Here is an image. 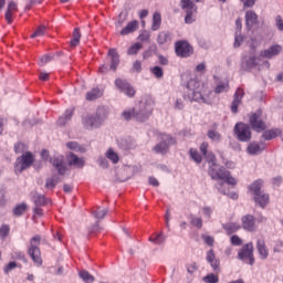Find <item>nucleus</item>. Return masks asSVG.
<instances>
[{
	"instance_id": "f257e3e1",
	"label": "nucleus",
	"mask_w": 283,
	"mask_h": 283,
	"mask_svg": "<svg viewBox=\"0 0 283 283\" xmlns=\"http://www.w3.org/2000/svg\"><path fill=\"white\" fill-rule=\"evenodd\" d=\"M210 158L208 174L212 180H223L227 185H231V187H235L238 185V180L231 176V171L226 170L223 168H218V163L216 161V155L210 154L208 156Z\"/></svg>"
},
{
	"instance_id": "f03ea898",
	"label": "nucleus",
	"mask_w": 283,
	"mask_h": 283,
	"mask_svg": "<svg viewBox=\"0 0 283 283\" xmlns=\"http://www.w3.org/2000/svg\"><path fill=\"white\" fill-rule=\"evenodd\" d=\"M188 87H196V90L192 92V101H195L196 103H205L206 105H211V88H209L205 84H201L200 86V82L196 80H190L188 82ZM198 87L200 88L198 90Z\"/></svg>"
},
{
	"instance_id": "7ed1b4c3",
	"label": "nucleus",
	"mask_w": 283,
	"mask_h": 283,
	"mask_svg": "<svg viewBox=\"0 0 283 283\" xmlns=\"http://www.w3.org/2000/svg\"><path fill=\"white\" fill-rule=\"evenodd\" d=\"M34 165V155L31 151H25L15 159L14 171L17 175L23 174L25 169H30Z\"/></svg>"
},
{
	"instance_id": "20e7f679",
	"label": "nucleus",
	"mask_w": 283,
	"mask_h": 283,
	"mask_svg": "<svg viewBox=\"0 0 283 283\" xmlns=\"http://www.w3.org/2000/svg\"><path fill=\"white\" fill-rule=\"evenodd\" d=\"M41 244V235L36 234L30 240L29 255L38 266L43 264V259H41V249L39 248Z\"/></svg>"
},
{
	"instance_id": "39448f33",
	"label": "nucleus",
	"mask_w": 283,
	"mask_h": 283,
	"mask_svg": "<svg viewBox=\"0 0 283 283\" xmlns=\"http://www.w3.org/2000/svg\"><path fill=\"white\" fill-rule=\"evenodd\" d=\"M238 260L247 262L250 266L255 264V255L253 254V242H249L242 245L238 252Z\"/></svg>"
},
{
	"instance_id": "423d86ee",
	"label": "nucleus",
	"mask_w": 283,
	"mask_h": 283,
	"mask_svg": "<svg viewBox=\"0 0 283 283\" xmlns=\"http://www.w3.org/2000/svg\"><path fill=\"white\" fill-rule=\"evenodd\" d=\"M234 134L240 143H249L252 138L251 126L239 122L234 125Z\"/></svg>"
},
{
	"instance_id": "0eeeda50",
	"label": "nucleus",
	"mask_w": 283,
	"mask_h": 283,
	"mask_svg": "<svg viewBox=\"0 0 283 283\" xmlns=\"http://www.w3.org/2000/svg\"><path fill=\"white\" fill-rule=\"evenodd\" d=\"M160 136H161V142L158 143L153 148V151H155V154H161V156H165V154L169 153V147H171V145H176V138L167 134H161Z\"/></svg>"
},
{
	"instance_id": "6e6552de",
	"label": "nucleus",
	"mask_w": 283,
	"mask_h": 283,
	"mask_svg": "<svg viewBox=\"0 0 283 283\" xmlns=\"http://www.w3.org/2000/svg\"><path fill=\"white\" fill-rule=\"evenodd\" d=\"M180 7L181 10H185L186 12L185 23H192L196 21V19H193V14L198 12V7L191 0H181Z\"/></svg>"
},
{
	"instance_id": "1a4fd4ad",
	"label": "nucleus",
	"mask_w": 283,
	"mask_h": 283,
	"mask_svg": "<svg viewBox=\"0 0 283 283\" xmlns=\"http://www.w3.org/2000/svg\"><path fill=\"white\" fill-rule=\"evenodd\" d=\"M249 124L254 132L262 133L266 129V124L262 120V111H256L249 116Z\"/></svg>"
},
{
	"instance_id": "9d476101",
	"label": "nucleus",
	"mask_w": 283,
	"mask_h": 283,
	"mask_svg": "<svg viewBox=\"0 0 283 283\" xmlns=\"http://www.w3.org/2000/svg\"><path fill=\"white\" fill-rule=\"evenodd\" d=\"M175 52L177 56H180L181 59H187L193 54V46L189 44V42L182 40L178 41L175 44Z\"/></svg>"
},
{
	"instance_id": "9b49d317",
	"label": "nucleus",
	"mask_w": 283,
	"mask_h": 283,
	"mask_svg": "<svg viewBox=\"0 0 283 283\" xmlns=\"http://www.w3.org/2000/svg\"><path fill=\"white\" fill-rule=\"evenodd\" d=\"M115 87H117L119 92L128 96V98H134V96H136V88H134V86H132V84H129L127 80L116 78Z\"/></svg>"
},
{
	"instance_id": "f8f14e48",
	"label": "nucleus",
	"mask_w": 283,
	"mask_h": 283,
	"mask_svg": "<svg viewBox=\"0 0 283 283\" xmlns=\"http://www.w3.org/2000/svg\"><path fill=\"white\" fill-rule=\"evenodd\" d=\"M50 163L57 170L60 176H65L67 167H65V157H63V155L52 157Z\"/></svg>"
},
{
	"instance_id": "ddd939ff",
	"label": "nucleus",
	"mask_w": 283,
	"mask_h": 283,
	"mask_svg": "<svg viewBox=\"0 0 283 283\" xmlns=\"http://www.w3.org/2000/svg\"><path fill=\"white\" fill-rule=\"evenodd\" d=\"M242 98H244V88L238 87L234 95L233 102L231 104L232 114H238V107L242 104Z\"/></svg>"
},
{
	"instance_id": "4468645a",
	"label": "nucleus",
	"mask_w": 283,
	"mask_h": 283,
	"mask_svg": "<svg viewBox=\"0 0 283 283\" xmlns=\"http://www.w3.org/2000/svg\"><path fill=\"white\" fill-rule=\"evenodd\" d=\"M241 222H242V229H244V231L253 232L258 229L255 227V217H253V214L243 216L241 218Z\"/></svg>"
},
{
	"instance_id": "2eb2a0df",
	"label": "nucleus",
	"mask_w": 283,
	"mask_h": 283,
	"mask_svg": "<svg viewBox=\"0 0 283 283\" xmlns=\"http://www.w3.org/2000/svg\"><path fill=\"white\" fill-rule=\"evenodd\" d=\"M262 187H264V180L256 179L248 186V191H249L250 196L253 198V197L264 192V190H262Z\"/></svg>"
},
{
	"instance_id": "dca6fc26",
	"label": "nucleus",
	"mask_w": 283,
	"mask_h": 283,
	"mask_svg": "<svg viewBox=\"0 0 283 283\" xmlns=\"http://www.w3.org/2000/svg\"><path fill=\"white\" fill-rule=\"evenodd\" d=\"M101 115L97 113L95 115H88L84 118V125L86 129H92L94 127H101Z\"/></svg>"
},
{
	"instance_id": "f3484780",
	"label": "nucleus",
	"mask_w": 283,
	"mask_h": 283,
	"mask_svg": "<svg viewBox=\"0 0 283 283\" xmlns=\"http://www.w3.org/2000/svg\"><path fill=\"white\" fill-rule=\"evenodd\" d=\"M122 116L125 120H132V118H135V120H139V122L145 120V114L140 112H136V108L124 111L122 113Z\"/></svg>"
},
{
	"instance_id": "a211bd4d",
	"label": "nucleus",
	"mask_w": 283,
	"mask_h": 283,
	"mask_svg": "<svg viewBox=\"0 0 283 283\" xmlns=\"http://www.w3.org/2000/svg\"><path fill=\"white\" fill-rule=\"evenodd\" d=\"M280 52H282V45L275 44V45H272L269 49L262 51L260 53V56L263 59H273V56H277V54H280Z\"/></svg>"
},
{
	"instance_id": "6ab92c4d",
	"label": "nucleus",
	"mask_w": 283,
	"mask_h": 283,
	"mask_svg": "<svg viewBox=\"0 0 283 283\" xmlns=\"http://www.w3.org/2000/svg\"><path fill=\"white\" fill-rule=\"evenodd\" d=\"M256 251L261 260H266V258H269V248L266 247V241L264 239L256 240Z\"/></svg>"
},
{
	"instance_id": "aec40b11",
	"label": "nucleus",
	"mask_w": 283,
	"mask_h": 283,
	"mask_svg": "<svg viewBox=\"0 0 283 283\" xmlns=\"http://www.w3.org/2000/svg\"><path fill=\"white\" fill-rule=\"evenodd\" d=\"M253 200H254L255 205L261 207V209H264V207H266V205H269V202H271V198L269 197V193H266L264 191L254 196Z\"/></svg>"
},
{
	"instance_id": "412c9836",
	"label": "nucleus",
	"mask_w": 283,
	"mask_h": 283,
	"mask_svg": "<svg viewBox=\"0 0 283 283\" xmlns=\"http://www.w3.org/2000/svg\"><path fill=\"white\" fill-rule=\"evenodd\" d=\"M245 25L248 30H251L253 25H258V13L253 10H249L245 12Z\"/></svg>"
},
{
	"instance_id": "4be33fe9",
	"label": "nucleus",
	"mask_w": 283,
	"mask_h": 283,
	"mask_svg": "<svg viewBox=\"0 0 283 283\" xmlns=\"http://www.w3.org/2000/svg\"><path fill=\"white\" fill-rule=\"evenodd\" d=\"M108 56H111V70H113V72H116V69L120 63V57L118 55V52H116V49H109Z\"/></svg>"
},
{
	"instance_id": "5701e85b",
	"label": "nucleus",
	"mask_w": 283,
	"mask_h": 283,
	"mask_svg": "<svg viewBox=\"0 0 283 283\" xmlns=\"http://www.w3.org/2000/svg\"><path fill=\"white\" fill-rule=\"evenodd\" d=\"M138 25H139L138 20H133L128 22V24L124 29H122L119 34L122 36H127V34H132L136 32V30H138Z\"/></svg>"
},
{
	"instance_id": "b1692460",
	"label": "nucleus",
	"mask_w": 283,
	"mask_h": 283,
	"mask_svg": "<svg viewBox=\"0 0 283 283\" xmlns=\"http://www.w3.org/2000/svg\"><path fill=\"white\" fill-rule=\"evenodd\" d=\"M247 151L251 156H256V154H260L261 151H264V144H258L255 142H252L248 145Z\"/></svg>"
},
{
	"instance_id": "393cba45",
	"label": "nucleus",
	"mask_w": 283,
	"mask_h": 283,
	"mask_svg": "<svg viewBox=\"0 0 283 283\" xmlns=\"http://www.w3.org/2000/svg\"><path fill=\"white\" fill-rule=\"evenodd\" d=\"M69 165L72 167H84L85 166V160L83 158H78V156L74 155L71 153L69 156Z\"/></svg>"
},
{
	"instance_id": "a878e982",
	"label": "nucleus",
	"mask_w": 283,
	"mask_h": 283,
	"mask_svg": "<svg viewBox=\"0 0 283 283\" xmlns=\"http://www.w3.org/2000/svg\"><path fill=\"white\" fill-rule=\"evenodd\" d=\"M17 10H18L17 3L14 1H10L4 15V19L9 24L12 23V13L17 12Z\"/></svg>"
},
{
	"instance_id": "bb28decb",
	"label": "nucleus",
	"mask_w": 283,
	"mask_h": 283,
	"mask_svg": "<svg viewBox=\"0 0 283 283\" xmlns=\"http://www.w3.org/2000/svg\"><path fill=\"white\" fill-rule=\"evenodd\" d=\"M158 45H165L171 43V33L167 31H161L157 36Z\"/></svg>"
},
{
	"instance_id": "cd10ccee",
	"label": "nucleus",
	"mask_w": 283,
	"mask_h": 283,
	"mask_svg": "<svg viewBox=\"0 0 283 283\" xmlns=\"http://www.w3.org/2000/svg\"><path fill=\"white\" fill-rule=\"evenodd\" d=\"M72 116H74V108L66 109L64 115L57 119V124L61 126L67 125V122L72 120Z\"/></svg>"
},
{
	"instance_id": "c85d7f7f",
	"label": "nucleus",
	"mask_w": 283,
	"mask_h": 283,
	"mask_svg": "<svg viewBox=\"0 0 283 283\" xmlns=\"http://www.w3.org/2000/svg\"><path fill=\"white\" fill-rule=\"evenodd\" d=\"M103 96V91L101 88L95 87L86 93V101H96Z\"/></svg>"
},
{
	"instance_id": "c756f323",
	"label": "nucleus",
	"mask_w": 283,
	"mask_h": 283,
	"mask_svg": "<svg viewBox=\"0 0 283 283\" xmlns=\"http://www.w3.org/2000/svg\"><path fill=\"white\" fill-rule=\"evenodd\" d=\"M280 134H282V130L277 128H273V129L265 130L262 137L264 138V140H273V138H277Z\"/></svg>"
},
{
	"instance_id": "7c9ffc66",
	"label": "nucleus",
	"mask_w": 283,
	"mask_h": 283,
	"mask_svg": "<svg viewBox=\"0 0 283 283\" xmlns=\"http://www.w3.org/2000/svg\"><path fill=\"white\" fill-rule=\"evenodd\" d=\"M188 220H190L191 227H195L196 229H202V224H203L202 217H196V214L190 213L188 216Z\"/></svg>"
},
{
	"instance_id": "2f4dec72",
	"label": "nucleus",
	"mask_w": 283,
	"mask_h": 283,
	"mask_svg": "<svg viewBox=\"0 0 283 283\" xmlns=\"http://www.w3.org/2000/svg\"><path fill=\"white\" fill-rule=\"evenodd\" d=\"M222 229L226 230L228 235H231V233H235L237 231H240L241 227L238 223L229 222V223L222 224Z\"/></svg>"
},
{
	"instance_id": "473e14b6",
	"label": "nucleus",
	"mask_w": 283,
	"mask_h": 283,
	"mask_svg": "<svg viewBox=\"0 0 283 283\" xmlns=\"http://www.w3.org/2000/svg\"><path fill=\"white\" fill-rule=\"evenodd\" d=\"M81 43V29L75 28L73 30V38L71 39L70 45L71 48H76Z\"/></svg>"
},
{
	"instance_id": "72a5a7b5",
	"label": "nucleus",
	"mask_w": 283,
	"mask_h": 283,
	"mask_svg": "<svg viewBox=\"0 0 283 283\" xmlns=\"http://www.w3.org/2000/svg\"><path fill=\"white\" fill-rule=\"evenodd\" d=\"M33 202L35 207H45V205H48V199L45 198V196L34 192Z\"/></svg>"
},
{
	"instance_id": "f704fd0d",
	"label": "nucleus",
	"mask_w": 283,
	"mask_h": 283,
	"mask_svg": "<svg viewBox=\"0 0 283 283\" xmlns=\"http://www.w3.org/2000/svg\"><path fill=\"white\" fill-rule=\"evenodd\" d=\"M256 65H260V57L251 56L245 62V65L242 64V67H244L245 71H249V70H252V67H256Z\"/></svg>"
},
{
	"instance_id": "c9c22d12",
	"label": "nucleus",
	"mask_w": 283,
	"mask_h": 283,
	"mask_svg": "<svg viewBox=\"0 0 283 283\" xmlns=\"http://www.w3.org/2000/svg\"><path fill=\"white\" fill-rule=\"evenodd\" d=\"M160 23H163V17L159 12H155L153 15V25L151 30L156 32V30H160Z\"/></svg>"
},
{
	"instance_id": "e433bc0d",
	"label": "nucleus",
	"mask_w": 283,
	"mask_h": 283,
	"mask_svg": "<svg viewBox=\"0 0 283 283\" xmlns=\"http://www.w3.org/2000/svg\"><path fill=\"white\" fill-rule=\"evenodd\" d=\"M78 275L81 280H83L84 283H93L96 277L94 275L90 274L86 270H82L78 272Z\"/></svg>"
},
{
	"instance_id": "4c0bfd02",
	"label": "nucleus",
	"mask_w": 283,
	"mask_h": 283,
	"mask_svg": "<svg viewBox=\"0 0 283 283\" xmlns=\"http://www.w3.org/2000/svg\"><path fill=\"white\" fill-rule=\"evenodd\" d=\"M25 211H28V205H25V202H22L14 207L13 216H15L17 218H20V216L25 213Z\"/></svg>"
},
{
	"instance_id": "58836bf2",
	"label": "nucleus",
	"mask_w": 283,
	"mask_h": 283,
	"mask_svg": "<svg viewBox=\"0 0 283 283\" xmlns=\"http://www.w3.org/2000/svg\"><path fill=\"white\" fill-rule=\"evenodd\" d=\"M189 154L192 160L197 163V165H200V163H202V155H200L196 148H190Z\"/></svg>"
},
{
	"instance_id": "ea45409f",
	"label": "nucleus",
	"mask_w": 283,
	"mask_h": 283,
	"mask_svg": "<svg viewBox=\"0 0 283 283\" xmlns=\"http://www.w3.org/2000/svg\"><path fill=\"white\" fill-rule=\"evenodd\" d=\"M229 90H230L229 82L220 83L216 86L214 94H222L224 92H229Z\"/></svg>"
},
{
	"instance_id": "a19ab883",
	"label": "nucleus",
	"mask_w": 283,
	"mask_h": 283,
	"mask_svg": "<svg viewBox=\"0 0 283 283\" xmlns=\"http://www.w3.org/2000/svg\"><path fill=\"white\" fill-rule=\"evenodd\" d=\"M140 50H143V44L137 42L135 44H133L128 50H127V54L129 56L134 55V54H138V52H140Z\"/></svg>"
},
{
	"instance_id": "79ce46f5",
	"label": "nucleus",
	"mask_w": 283,
	"mask_h": 283,
	"mask_svg": "<svg viewBox=\"0 0 283 283\" xmlns=\"http://www.w3.org/2000/svg\"><path fill=\"white\" fill-rule=\"evenodd\" d=\"M207 136L208 138H210V140H213L214 143H220V140H222V135H220L218 130H209Z\"/></svg>"
},
{
	"instance_id": "37998d69",
	"label": "nucleus",
	"mask_w": 283,
	"mask_h": 283,
	"mask_svg": "<svg viewBox=\"0 0 283 283\" xmlns=\"http://www.w3.org/2000/svg\"><path fill=\"white\" fill-rule=\"evenodd\" d=\"M200 151L201 154L205 156V158H207V160H211V157H209L210 154H213V153H208L209 151V143L207 142H203L201 145H200Z\"/></svg>"
},
{
	"instance_id": "c03bdc74",
	"label": "nucleus",
	"mask_w": 283,
	"mask_h": 283,
	"mask_svg": "<svg viewBox=\"0 0 283 283\" xmlns=\"http://www.w3.org/2000/svg\"><path fill=\"white\" fill-rule=\"evenodd\" d=\"M219 185H220V187L218 189L221 193H223V196H229V198H231V200H238V198H239L238 192L227 193V190L222 189V187H224V182H220Z\"/></svg>"
},
{
	"instance_id": "a18cd8bd",
	"label": "nucleus",
	"mask_w": 283,
	"mask_h": 283,
	"mask_svg": "<svg viewBox=\"0 0 283 283\" xmlns=\"http://www.w3.org/2000/svg\"><path fill=\"white\" fill-rule=\"evenodd\" d=\"M203 282L218 283V282H220V277L218 276V274L210 273L203 277Z\"/></svg>"
},
{
	"instance_id": "49530a36",
	"label": "nucleus",
	"mask_w": 283,
	"mask_h": 283,
	"mask_svg": "<svg viewBox=\"0 0 283 283\" xmlns=\"http://www.w3.org/2000/svg\"><path fill=\"white\" fill-rule=\"evenodd\" d=\"M150 242H154V244H164L165 243V235L163 233H159L157 235H151L149 238Z\"/></svg>"
},
{
	"instance_id": "de8ad7c7",
	"label": "nucleus",
	"mask_w": 283,
	"mask_h": 283,
	"mask_svg": "<svg viewBox=\"0 0 283 283\" xmlns=\"http://www.w3.org/2000/svg\"><path fill=\"white\" fill-rule=\"evenodd\" d=\"M106 157L108 158V160H112L114 165H116L119 160L118 154L114 153V149L112 148L108 149Z\"/></svg>"
},
{
	"instance_id": "09e8293b",
	"label": "nucleus",
	"mask_w": 283,
	"mask_h": 283,
	"mask_svg": "<svg viewBox=\"0 0 283 283\" xmlns=\"http://www.w3.org/2000/svg\"><path fill=\"white\" fill-rule=\"evenodd\" d=\"M151 74L156 76L157 78H163L165 76V71H163V67L160 66H154L150 69Z\"/></svg>"
},
{
	"instance_id": "8fccbe9b",
	"label": "nucleus",
	"mask_w": 283,
	"mask_h": 283,
	"mask_svg": "<svg viewBox=\"0 0 283 283\" xmlns=\"http://www.w3.org/2000/svg\"><path fill=\"white\" fill-rule=\"evenodd\" d=\"M8 235H10V226L8 224H2L0 227V238L2 240H6V238H8Z\"/></svg>"
},
{
	"instance_id": "3c124183",
	"label": "nucleus",
	"mask_w": 283,
	"mask_h": 283,
	"mask_svg": "<svg viewBox=\"0 0 283 283\" xmlns=\"http://www.w3.org/2000/svg\"><path fill=\"white\" fill-rule=\"evenodd\" d=\"M46 32L45 25H40L34 33L31 34V39H36V36H43Z\"/></svg>"
},
{
	"instance_id": "603ef678",
	"label": "nucleus",
	"mask_w": 283,
	"mask_h": 283,
	"mask_svg": "<svg viewBox=\"0 0 283 283\" xmlns=\"http://www.w3.org/2000/svg\"><path fill=\"white\" fill-rule=\"evenodd\" d=\"M28 149V146L23 143H17L14 145V151L15 154H25V150Z\"/></svg>"
},
{
	"instance_id": "864d4df0",
	"label": "nucleus",
	"mask_w": 283,
	"mask_h": 283,
	"mask_svg": "<svg viewBox=\"0 0 283 283\" xmlns=\"http://www.w3.org/2000/svg\"><path fill=\"white\" fill-rule=\"evenodd\" d=\"M94 216L97 220H103L107 216V209H101L94 211Z\"/></svg>"
},
{
	"instance_id": "5fc2aeb1",
	"label": "nucleus",
	"mask_w": 283,
	"mask_h": 283,
	"mask_svg": "<svg viewBox=\"0 0 283 283\" xmlns=\"http://www.w3.org/2000/svg\"><path fill=\"white\" fill-rule=\"evenodd\" d=\"M59 185V179H54V177L46 179L45 187L46 189H54Z\"/></svg>"
},
{
	"instance_id": "6e6d98bb",
	"label": "nucleus",
	"mask_w": 283,
	"mask_h": 283,
	"mask_svg": "<svg viewBox=\"0 0 283 283\" xmlns=\"http://www.w3.org/2000/svg\"><path fill=\"white\" fill-rule=\"evenodd\" d=\"M282 251H283V241L282 240H276L274 242L273 252L274 253H282Z\"/></svg>"
},
{
	"instance_id": "4d7b16f0",
	"label": "nucleus",
	"mask_w": 283,
	"mask_h": 283,
	"mask_svg": "<svg viewBox=\"0 0 283 283\" xmlns=\"http://www.w3.org/2000/svg\"><path fill=\"white\" fill-rule=\"evenodd\" d=\"M12 260H21L22 262H28V260L25 259V254L19 251L12 253Z\"/></svg>"
},
{
	"instance_id": "13d9d810",
	"label": "nucleus",
	"mask_w": 283,
	"mask_h": 283,
	"mask_svg": "<svg viewBox=\"0 0 283 283\" xmlns=\"http://www.w3.org/2000/svg\"><path fill=\"white\" fill-rule=\"evenodd\" d=\"M230 242L233 247H242V239L235 234L230 238Z\"/></svg>"
},
{
	"instance_id": "bf43d9fd",
	"label": "nucleus",
	"mask_w": 283,
	"mask_h": 283,
	"mask_svg": "<svg viewBox=\"0 0 283 283\" xmlns=\"http://www.w3.org/2000/svg\"><path fill=\"white\" fill-rule=\"evenodd\" d=\"M214 271V273H220V260L214 259V261H210L209 263Z\"/></svg>"
},
{
	"instance_id": "052dcab7",
	"label": "nucleus",
	"mask_w": 283,
	"mask_h": 283,
	"mask_svg": "<svg viewBox=\"0 0 283 283\" xmlns=\"http://www.w3.org/2000/svg\"><path fill=\"white\" fill-rule=\"evenodd\" d=\"M198 271V264L196 262H192L187 265V272L190 273V275H193Z\"/></svg>"
},
{
	"instance_id": "680f3d73",
	"label": "nucleus",
	"mask_w": 283,
	"mask_h": 283,
	"mask_svg": "<svg viewBox=\"0 0 283 283\" xmlns=\"http://www.w3.org/2000/svg\"><path fill=\"white\" fill-rule=\"evenodd\" d=\"M149 39H151V36L149 33H147V31H144L142 34H139V41H142V43H149Z\"/></svg>"
},
{
	"instance_id": "e2e57ef3",
	"label": "nucleus",
	"mask_w": 283,
	"mask_h": 283,
	"mask_svg": "<svg viewBox=\"0 0 283 283\" xmlns=\"http://www.w3.org/2000/svg\"><path fill=\"white\" fill-rule=\"evenodd\" d=\"M275 21H276L277 30H280V32H283V19H282V15H276Z\"/></svg>"
},
{
	"instance_id": "0e129e2a",
	"label": "nucleus",
	"mask_w": 283,
	"mask_h": 283,
	"mask_svg": "<svg viewBox=\"0 0 283 283\" xmlns=\"http://www.w3.org/2000/svg\"><path fill=\"white\" fill-rule=\"evenodd\" d=\"M203 241L208 244V247H213L216 240L211 235H203Z\"/></svg>"
},
{
	"instance_id": "69168bd1",
	"label": "nucleus",
	"mask_w": 283,
	"mask_h": 283,
	"mask_svg": "<svg viewBox=\"0 0 283 283\" xmlns=\"http://www.w3.org/2000/svg\"><path fill=\"white\" fill-rule=\"evenodd\" d=\"M216 259V252H213V250H209L207 252V262L210 263V262H213Z\"/></svg>"
},
{
	"instance_id": "338daca9",
	"label": "nucleus",
	"mask_w": 283,
	"mask_h": 283,
	"mask_svg": "<svg viewBox=\"0 0 283 283\" xmlns=\"http://www.w3.org/2000/svg\"><path fill=\"white\" fill-rule=\"evenodd\" d=\"M243 2V8H253L255 6V1L258 0H240Z\"/></svg>"
},
{
	"instance_id": "774afa93",
	"label": "nucleus",
	"mask_w": 283,
	"mask_h": 283,
	"mask_svg": "<svg viewBox=\"0 0 283 283\" xmlns=\"http://www.w3.org/2000/svg\"><path fill=\"white\" fill-rule=\"evenodd\" d=\"M52 61V55H44L40 59V64L45 65Z\"/></svg>"
}]
</instances>
